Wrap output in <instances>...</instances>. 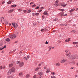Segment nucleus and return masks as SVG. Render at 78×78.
<instances>
[{
  "label": "nucleus",
  "instance_id": "nucleus-56",
  "mask_svg": "<svg viewBox=\"0 0 78 78\" xmlns=\"http://www.w3.org/2000/svg\"><path fill=\"white\" fill-rule=\"evenodd\" d=\"M45 44H48V42L47 41H46L45 42Z\"/></svg>",
  "mask_w": 78,
  "mask_h": 78
},
{
  "label": "nucleus",
  "instance_id": "nucleus-49",
  "mask_svg": "<svg viewBox=\"0 0 78 78\" xmlns=\"http://www.w3.org/2000/svg\"><path fill=\"white\" fill-rule=\"evenodd\" d=\"M36 78V75H35L33 77V78Z\"/></svg>",
  "mask_w": 78,
  "mask_h": 78
},
{
  "label": "nucleus",
  "instance_id": "nucleus-7",
  "mask_svg": "<svg viewBox=\"0 0 78 78\" xmlns=\"http://www.w3.org/2000/svg\"><path fill=\"white\" fill-rule=\"evenodd\" d=\"M66 61V59H63L60 61V62L61 63H64Z\"/></svg>",
  "mask_w": 78,
  "mask_h": 78
},
{
  "label": "nucleus",
  "instance_id": "nucleus-26",
  "mask_svg": "<svg viewBox=\"0 0 78 78\" xmlns=\"http://www.w3.org/2000/svg\"><path fill=\"white\" fill-rule=\"evenodd\" d=\"M75 9H72L70 11V12H73V11H75Z\"/></svg>",
  "mask_w": 78,
  "mask_h": 78
},
{
  "label": "nucleus",
  "instance_id": "nucleus-63",
  "mask_svg": "<svg viewBox=\"0 0 78 78\" xmlns=\"http://www.w3.org/2000/svg\"><path fill=\"white\" fill-rule=\"evenodd\" d=\"M32 16H34V13H32Z\"/></svg>",
  "mask_w": 78,
  "mask_h": 78
},
{
  "label": "nucleus",
  "instance_id": "nucleus-9",
  "mask_svg": "<svg viewBox=\"0 0 78 78\" xmlns=\"http://www.w3.org/2000/svg\"><path fill=\"white\" fill-rule=\"evenodd\" d=\"M20 32L19 31L16 32L15 33V35L17 37V35L19 34Z\"/></svg>",
  "mask_w": 78,
  "mask_h": 78
},
{
  "label": "nucleus",
  "instance_id": "nucleus-14",
  "mask_svg": "<svg viewBox=\"0 0 78 78\" xmlns=\"http://www.w3.org/2000/svg\"><path fill=\"white\" fill-rule=\"evenodd\" d=\"M39 69H41V68L37 67L35 69V71H37Z\"/></svg>",
  "mask_w": 78,
  "mask_h": 78
},
{
  "label": "nucleus",
  "instance_id": "nucleus-31",
  "mask_svg": "<svg viewBox=\"0 0 78 78\" xmlns=\"http://www.w3.org/2000/svg\"><path fill=\"white\" fill-rule=\"evenodd\" d=\"M44 31V29L41 30V32H43V31Z\"/></svg>",
  "mask_w": 78,
  "mask_h": 78
},
{
  "label": "nucleus",
  "instance_id": "nucleus-42",
  "mask_svg": "<svg viewBox=\"0 0 78 78\" xmlns=\"http://www.w3.org/2000/svg\"><path fill=\"white\" fill-rule=\"evenodd\" d=\"M23 59H25V60H26V61H27V57H24L23 58Z\"/></svg>",
  "mask_w": 78,
  "mask_h": 78
},
{
  "label": "nucleus",
  "instance_id": "nucleus-39",
  "mask_svg": "<svg viewBox=\"0 0 78 78\" xmlns=\"http://www.w3.org/2000/svg\"><path fill=\"white\" fill-rule=\"evenodd\" d=\"M34 2H31L30 3V5H32V4H34Z\"/></svg>",
  "mask_w": 78,
  "mask_h": 78
},
{
  "label": "nucleus",
  "instance_id": "nucleus-11",
  "mask_svg": "<svg viewBox=\"0 0 78 78\" xmlns=\"http://www.w3.org/2000/svg\"><path fill=\"white\" fill-rule=\"evenodd\" d=\"M38 74L40 76H41L44 74V73L43 72H40Z\"/></svg>",
  "mask_w": 78,
  "mask_h": 78
},
{
  "label": "nucleus",
  "instance_id": "nucleus-28",
  "mask_svg": "<svg viewBox=\"0 0 78 78\" xmlns=\"http://www.w3.org/2000/svg\"><path fill=\"white\" fill-rule=\"evenodd\" d=\"M35 14L37 16H39V13H35Z\"/></svg>",
  "mask_w": 78,
  "mask_h": 78
},
{
  "label": "nucleus",
  "instance_id": "nucleus-46",
  "mask_svg": "<svg viewBox=\"0 0 78 78\" xmlns=\"http://www.w3.org/2000/svg\"><path fill=\"white\" fill-rule=\"evenodd\" d=\"M39 6L35 8V9H39Z\"/></svg>",
  "mask_w": 78,
  "mask_h": 78
},
{
  "label": "nucleus",
  "instance_id": "nucleus-64",
  "mask_svg": "<svg viewBox=\"0 0 78 78\" xmlns=\"http://www.w3.org/2000/svg\"><path fill=\"white\" fill-rule=\"evenodd\" d=\"M44 69H46V67H44Z\"/></svg>",
  "mask_w": 78,
  "mask_h": 78
},
{
  "label": "nucleus",
  "instance_id": "nucleus-57",
  "mask_svg": "<svg viewBox=\"0 0 78 78\" xmlns=\"http://www.w3.org/2000/svg\"><path fill=\"white\" fill-rule=\"evenodd\" d=\"M5 3V1H4L2 2V4H3L4 3Z\"/></svg>",
  "mask_w": 78,
  "mask_h": 78
},
{
  "label": "nucleus",
  "instance_id": "nucleus-6",
  "mask_svg": "<svg viewBox=\"0 0 78 78\" xmlns=\"http://www.w3.org/2000/svg\"><path fill=\"white\" fill-rule=\"evenodd\" d=\"M70 38H68L66 40H65V42H70Z\"/></svg>",
  "mask_w": 78,
  "mask_h": 78
},
{
  "label": "nucleus",
  "instance_id": "nucleus-29",
  "mask_svg": "<svg viewBox=\"0 0 78 78\" xmlns=\"http://www.w3.org/2000/svg\"><path fill=\"white\" fill-rule=\"evenodd\" d=\"M51 78H56V77L55 76H51Z\"/></svg>",
  "mask_w": 78,
  "mask_h": 78
},
{
  "label": "nucleus",
  "instance_id": "nucleus-34",
  "mask_svg": "<svg viewBox=\"0 0 78 78\" xmlns=\"http://www.w3.org/2000/svg\"><path fill=\"white\" fill-rule=\"evenodd\" d=\"M57 20H58L57 18H56L54 20V21H57Z\"/></svg>",
  "mask_w": 78,
  "mask_h": 78
},
{
  "label": "nucleus",
  "instance_id": "nucleus-1",
  "mask_svg": "<svg viewBox=\"0 0 78 78\" xmlns=\"http://www.w3.org/2000/svg\"><path fill=\"white\" fill-rule=\"evenodd\" d=\"M68 58L69 59H77V58L76 57V56L72 55L70 56H68Z\"/></svg>",
  "mask_w": 78,
  "mask_h": 78
},
{
  "label": "nucleus",
  "instance_id": "nucleus-25",
  "mask_svg": "<svg viewBox=\"0 0 78 78\" xmlns=\"http://www.w3.org/2000/svg\"><path fill=\"white\" fill-rule=\"evenodd\" d=\"M16 63L17 64H20V61H18L17 62H16Z\"/></svg>",
  "mask_w": 78,
  "mask_h": 78
},
{
  "label": "nucleus",
  "instance_id": "nucleus-8",
  "mask_svg": "<svg viewBox=\"0 0 78 78\" xmlns=\"http://www.w3.org/2000/svg\"><path fill=\"white\" fill-rule=\"evenodd\" d=\"M13 11H14V9L10 10L8 11V13H11Z\"/></svg>",
  "mask_w": 78,
  "mask_h": 78
},
{
  "label": "nucleus",
  "instance_id": "nucleus-21",
  "mask_svg": "<svg viewBox=\"0 0 78 78\" xmlns=\"http://www.w3.org/2000/svg\"><path fill=\"white\" fill-rule=\"evenodd\" d=\"M60 5H61V6H63V7H65V6H66V5H67V4H65V5L61 4Z\"/></svg>",
  "mask_w": 78,
  "mask_h": 78
},
{
  "label": "nucleus",
  "instance_id": "nucleus-16",
  "mask_svg": "<svg viewBox=\"0 0 78 78\" xmlns=\"http://www.w3.org/2000/svg\"><path fill=\"white\" fill-rule=\"evenodd\" d=\"M16 6H17V5H11V7H13V8H16Z\"/></svg>",
  "mask_w": 78,
  "mask_h": 78
},
{
  "label": "nucleus",
  "instance_id": "nucleus-54",
  "mask_svg": "<svg viewBox=\"0 0 78 78\" xmlns=\"http://www.w3.org/2000/svg\"><path fill=\"white\" fill-rule=\"evenodd\" d=\"M23 12H24V13H25L26 12H27V11H26V10H23Z\"/></svg>",
  "mask_w": 78,
  "mask_h": 78
},
{
  "label": "nucleus",
  "instance_id": "nucleus-35",
  "mask_svg": "<svg viewBox=\"0 0 78 78\" xmlns=\"http://www.w3.org/2000/svg\"><path fill=\"white\" fill-rule=\"evenodd\" d=\"M3 69H6V66H3V67H2Z\"/></svg>",
  "mask_w": 78,
  "mask_h": 78
},
{
  "label": "nucleus",
  "instance_id": "nucleus-32",
  "mask_svg": "<svg viewBox=\"0 0 78 78\" xmlns=\"http://www.w3.org/2000/svg\"><path fill=\"white\" fill-rule=\"evenodd\" d=\"M29 58H30L29 56H27V57H26V60H27V59H29Z\"/></svg>",
  "mask_w": 78,
  "mask_h": 78
},
{
  "label": "nucleus",
  "instance_id": "nucleus-15",
  "mask_svg": "<svg viewBox=\"0 0 78 78\" xmlns=\"http://www.w3.org/2000/svg\"><path fill=\"white\" fill-rule=\"evenodd\" d=\"M6 41L7 42H9L10 41V39H9V38H7L6 39Z\"/></svg>",
  "mask_w": 78,
  "mask_h": 78
},
{
  "label": "nucleus",
  "instance_id": "nucleus-24",
  "mask_svg": "<svg viewBox=\"0 0 78 78\" xmlns=\"http://www.w3.org/2000/svg\"><path fill=\"white\" fill-rule=\"evenodd\" d=\"M76 32V31L73 30L71 31V33H75Z\"/></svg>",
  "mask_w": 78,
  "mask_h": 78
},
{
  "label": "nucleus",
  "instance_id": "nucleus-58",
  "mask_svg": "<svg viewBox=\"0 0 78 78\" xmlns=\"http://www.w3.org/2000/svg\"><path fill=\"white\" fill-rule=\"evenodd\" d=\"M75 64V62H73V64Z\"/></svg>",
  "mask_w": 78,
  "mask_h": 78
},
{
  "label": "nucleus",
  "instance_id": "nucleus-4",
  "mask_svg": "<svg viewBox=\"0 0 78 78\" xmlns=\"http://www.w3.org/2000/svg\"><path fill=\"white\" fill-rule=\"evenodd\" d=\"M11 73H12V71H11V70H9L7 73V75H11Z\"/></svg>",
  "mask_w": 78,
  "mask_h": 78
},
{
  "label": "nucleus",
  "instance_id": "nucleus-51",
  "mask_svg": "<svg viewBox=\"0 0 78 78\" xmlns=\"http://www.w3.org/2000/svg\"><path fill=\"white\" fill-rule=\"evenodd\" d=\"M3 49H4V48H6V46H4L3 48Z\"/></svg>",
  "mask_w": 78,
  "mask_h": 78
},
{
  "label": "nucleus",
  "instance_id": "nucleus-38",
  "mask_svg": "<svg viewBox=\"0 0 78 78\" xmlns=\"http://www.w3.org/2000/svg\"><path fill=\"white\" fill-rule=\"evenodd\" d=\"M65 51L66 53H68V52L69 51V50L67 49L66 50H65Z\"/></svg>",
  "mask_w": 78,
  "mask_h": 78
},
{
  "label": "nucleus",
  "instance_id": "nucleus-19",
  "mask_svg": "<svg viewBox=\"0 0 78 78\" xmlns=\"http://www.w3.org/2000/svg\"><path fill=\"white\" fill-rule=\"evenodd\" d=\"M51 48H52V46H49L48 47V48L49 51L51 50Z\"/></svg>",
  "mask_w": 78,
  "mask_h": 78
},
{
  "label": "nucleus",
  "instance_id": "nucleus-23",
  "mask_svg": "<svg viewBox=\"0 0 78 78\" xmlns=\"http://www.w3.org/2000/svg\"><path fill=\"white\" fill-rule=\"evenodd\" d=\"M30 77V75L27 74L26 75V78H29Z\"/></svg>",
  "mask_w": 78,
  "mask_h": 78
},
{
  "label": "nucleus",
  "instance_id": "nucleus-22",
  "mask_svg": "<svg viewBox=\"0 0 78 78\" xmlns=\"http://www.w3.org/2000/svg\"><path fill=\"white\" fill-rule=\"evenodd\" d=\"M72 55V53H69V54H67V56H70V55Z\"/></svg>",
  "mask_w": 78,
  "mask_h": 78
},
{
  "label": "nucleus",
  "instance_id": "nucleus-27",
  "mask_svg": "<svg viewBox=\"0 0 78 78\" xmlns=\"http://www.w3.org/2000/svg\"><path fill=\"white\" fill-rule=\"evenodd\" d=\"M11 1L10 0L8 2V4H11Z\"/></svg>",
  "mask_w": 78,
  "mask_h": 78
},
{
  "label": "nucleus",
  "instance_id": "nucleus-45",
  "mask_svg": "<svg viewBox=\"0 0 78 78\" xmlns=\"http://www.w3.org/2000/svg\"><path fill=\"white\" fill-rule=\"evenodd\" d=\"M55 6H59V4H56Z\"/></svg>",
  "mask_w": 78,
  "mask_h": 78
},
{
  "label": "nucleus",
  "instance_id": "nucleus-5",
  "mask_svg": "<svg viewBox=\"0 0 78 78\" xmlns=\"http://www.w3.org/2000/svg\"><path fill=\"white\" fill-rule=\"evenodd\" d=\"M10 70L12 72H15V69L14 67L12 68Z\"/></svg>",
  "mask_w": 78,
  "mask_h": 78
},
{
  "label": "nucleus",
  "instance_id": "nucleus-18",
  "mask_svg": "<svg viewBox=\"0 0 78 78\" xmlns=\"http://www.w3.org/2000/svg\"><path fill=\"white\" fill-rule=\"evenodd\" d=\"M12 66H13V64L11 63V64H9V67H12Z\"/></svg>",
  "mask_w": 78,
  "mask_h": 78
},
{
  "label": "nucleus",
  "instance_id": "nucleus-10",
  "mask_svg": "<svg viewBox=\"0 0 78 78\" xmlns=\"http://www.w3.org/2000/svg\"><path fill=\"white\" fill-rule=\"evenodd\" d=\"M23 64H24L23 63V62L20 63V67H22V66H23Z\"/></svg>",
  "mask_w": 78,
  "mask_h": 78
},
{
  "label": "nucleus",
  "instance_id": "nucleus-43",
  "mask_svg": "<svg viewBox=\"0 0 78 78\" xmlns=\"http://www.w3.org/2000/svg\"><path fill=\"white\" fill-rule=\"evenodd\" d=\"M43 7H41V10H40V12H41V11H42V9H43Z\"/></svg>",
  "mask_w": 78,
  "mask_h": 78
},
{
  "label": "nucleus",
  "instance_id": "nucleus-59",
  "mask_svg": "<svg viewBox=\"0 0 78 78\" xmlns=\"http://www.w3.org/2000/svg\"><path fill=\"white\" fill-rule=\"evenodd\" d=\"M9 78H13V77H11V76H9Z\"/></svg>",
  "mask_w": 78,
  "mask_h": 78
},
{
  "label": "nucleus",
  "instance_id": "nucleus-41",
  "mask_svg": "<svg viewBox=\"0 0 78 78\" xmlns=\"http://www.w3.org/2000/svg\"><path fill=\"white\" fill-rule=\"evenodd\" d=\"M31 12V10H29V11H28L27 12L28 13H30V12Z\"/></svg>",
  "mask_w": 78,
  "mask_h": 78
},
{
  "label": "nucleus",
  "instance_id": "nucleus-30",
  "mask_svg": "<svg viewBox=\"0 0 78 78\" xmlns=\"http://www.w3.org/2000/svg\"><path fill=\"white\" fill-rule=\"evenodd\" d=\"M36 6V5L34 4V5H32V7L33 8H34V7H35Z\"/></svg>",
  "mask_w": 78,
  "mask_h": 78
},
{
  "label": "nucleus",
  "instance_id": "nucleus-17",
  "mask_svg": "<svg viewBox=\"0 0 78 78\" xmlns=\"http://www.w3.org/2000/svg\"><path fill=\"white\" fill-rule=\"evenodd\" d=\"M73 44L74 45H75V44H78V42H73Z\"/></svg>",
  "mask_w": 78,
  "mask_h": 78
},
{
  "label": "nucleus",
  "instance_id": "nucleus-37",
  "mask_svg": "<svg viewBox=\"0 0 78 78\" xmlns=\"http://www.w3.org/2000/svg\"><path fill=\"white\" fill-rule=\"evenodd\" d=\"M22 9H18V11H22Z\"/></svg>",
  "mask_w": 78,
  "mask_h": 78
},
{
  "label": "nucleus",
  "instance_id": "nucleus-61",
  "mask_svg": "<svg viewBox=\"0 0 78 78\" xmlns=\"http://www.w3.org/2000/svg\"><path fill=\"white\" fill-rule=\"evenodd\" d=\"M1 19H2V20H4V18L3 17H2Z\"/></svg>",
  "mask_w": 78,
  "mask_h": 78
},
{
  "label": "nucleus",
  "instance_id": "nucleus-60",
  "mask_svg": "<svg viewBox=\"0 0 78 78\" xmlns=\"http://www.w3.org/2000/svg\"><path fill=\"white\" fill-rule=\"evenodd\" d=\"M16 51V50H14L13 51V53H14V52H15V51Z\"/></svg>",
  "mask_w": 78,
  "mask_h": 78
},
{
  "label": "nucleus",
  "instance_id": "nucleus-13",
  "mask_svg": "<svg viewBox=\"0 0 78 78\" xmlns=\"http://www.w3.org/2000/svg\"><path fill=\"white\" fill-rule=\"evenodd\" d=\"M55 65L57 67H59V66H60V63H56Z\"/></svg>",
  "mask_w": 78,
  "mask_h": 78
},
{
  "label": "nucleus",
  "instance_id": "nucleus-36",
  "mask_svg": "<svg viewBox=\"0 0 78 78\" xmlns=\"http://www.w3.org/2000/svg\"><path fill=\"white\" fill-rule=\"evenodd\" d=\"M22 72H21L20 73H19V75H20V76L21 75H22Z\"/></svg>",
  "mask_w": 78,
  "mask_h": 78
},
{
  "label": "nucleus",
  "instance_id": "nucleus-50",
  "mask_svg": "<svg viewBox=\"0 0 78 78\" xmlns=\"http://www.w3.org/2000/svg\"><path fill=\"white\" fill-rule=\"evenodd\" d=\"M2 69V66H0V70H1Z\"/></svg>",
  "mask_w": 78,
  "mask_h": 78
},
{
  "label": "nucleus",
  "instance_id": "nucleus-52",
  "mask_svg": "<svg viewBox=\"0 0 78 78\" xmlns=\"http://www.w3.org/2000/svg\"><path fill=\"white\" fill-rule=\"evenodd\" d=\"M59 2V1L58 0H57L55 1V3H58Z\"/></svg>",
  "mask_w": 78,
  "mask_h": 78
},
{
  "label": "nucleus",
  "instance_id": "nucleus-48",
  "mask_svg": "<svg viewBox=\"0 0 78 78\" xmlns=\"http://www.w3.org/2000/svg\"><path fill=\"white\" fill-rule=\"evenodd\" d=\"M48 12V11H46L44 12V13H45L46 14H47Z\"/></svg>",
  "mask_w": 78,
  "mask_h": 78
},
{
  "label": "nucleus",
  "instance_id": "nucleus-3",
  "mask_svg": "<svg viewBox=\"0 0 78 78\" xmlns=\"http://www.w3.org/2000/svg\"><path fill=\"white\" fill-rule=\"evenodd\" d=\"M16 35L13 34L10 36L9 37L11 39H15L16 38Z\"/></svg>",
  "mask_w": 78,
  "mask_h": 78
},
{
  "label": "nucleus",
  "instance_id": "nucleus-44",
  "mask_svg": "<svg viewBox=\"0 0 78 78\" xmlns=\"http://www.w3.org/2000/svg\"><path fill=\"white\" fill-rule=\"evenodd\" d=\"M74 69V67H72L70 68V70H72L73 69Z\"/></svg>",
  "mask_w": 78,
  "mask_h": 78
},
{
  "label": "nucleus",
  "instance_id": "nucleus-53",
  "mask_svg": "<svg viewBox=\"0 0 78 78\" xmlns=\"http://www.w3.org/2000/svg\"><path fill=\"white\" fill-rule=\"evenodd\" d=\"M75 78H76L77 77H78V75H75Z\"/></svg>",
  "mask_w": 78,
  "mask_h": 78
},
{
  "label": "nucleus",
  "instance_id": "nucleus-2",
  "mask_svg": "<svg viewBox=\"0 0 78 78\" xmlns=\"http://www.w3.org/2000/svg\"><path fill=\"white\" fill-rule=\"evenodd\" d=\"M12 25L14 27V28L16 29L17 28V27H18V25H17V24L16 23H15L14 22H13L12 23Z\"/></svg>",
  "mask_w": 78,
  "mask_h": 78
},
{
  "label": "nucleus",
  "instance_id": "nucleus-62",
  "mask_svg": "<svg viewBox=\"0 0 78 78\" xmlns=\"http://www.w3.org/2000/svg\"><path fill=\"white\" fill-rule=\"evenodd\" d=\"M78 8H77L76 9V11H78Z\"/></svg>",
  "mask_w": 78,
  "mask_h": 78
},
{
  "label": "nucleus",
  "instance_id": "nucleus-55",
  "mask_svg": "<svg viewBox=\"0 0 78 78\" xmlns=\"http://www.w3.org/2000/svg\"><path fill=\"white\" fill-rule=\"evenodd\" d=\"M46 15H47V16H49V14H48V13H46Z\"/></svg>",
  "mask_w": 78,
  "mask_h": 78
},
{
  "label": "nucleus",
  "instance_id": "nucleus-33",
  "mask_svg": "<svg viewBox=\"0 0 78 78\" xmlns=\"http://www.w3.org/2000/svg\"><path fill=\"white\" fill-rule=\"evenodd\" d=\"M51 74H52V75H55V74H56L54 72H52L51 73Z\"/></svg>",
  "mask_w": 78,
  "mask_h": 78
},
{
  "label": "nucleus",
  "instance_id": "nucleus-12",
  "mask_svg": "<svg viewBox=\"0 0 78 78\" xmlns=\"http://www.w3.org/2000/svg\"><path fill=\"white\" fill-rule=\"evenodd\" d=\"M60 14H61V17H62V16H63L64 17H65V16H67V14H65V15H63V13H60Z\"/></svg>",
  "mask_w": 78,
  "mask_h": 78
},
{
  "label": "nucleus",
  "instance_id": "nucleus-47",
  "mask_svg": "<svg viewBox=\"0 0 78 78\" xmlns=\"http://www.w3.org/2000/svg\"><path fill=\"white\" fill-rule=\"evenodd\" d=\"M3 49V48H0V50H2Z\"/></svg>",
  "mask_w": 78,
  "mask_h": 78
},
{
  "label": "nucleus",
  "instance_id": "nucleus-20",
  "mask_svg": "<svg viewBox=\"0 0 78 78\" xmlns=\"http://www.w3.org/2000/svg\"><path fill=\"white\" fill-rule=\"evenodd\" d=\"M50 72V69H48L46 72V73H48V72Z\"/></svg>",
  "mask_w": 78,
  "mask_h": 78
},
{
  "label": "nucleus",
  "instance_id": "nucleus-40",
  "mask_svg": "<svg viewBox=\"0 0 78 78\" xmlns=\"http://www.w3.org/2000/svg\"><path fill=\"white\" fill-rule=\"evenodd\" d=\"M59 10H60V11H64V9H59Z\"/></svg>",
  "mask_w": 78,
  "mask_h": 78
}]
</instances>
